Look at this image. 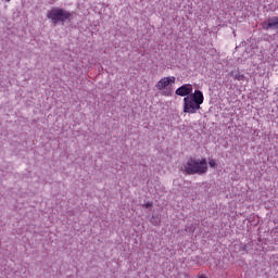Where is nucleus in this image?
I'll list each match as a JSON object with an SVG mask.
<instances>
[{
  "label": "nucleus",
  "instance_id": "obj_1",
  "mask_svg": "<svg viewBox=\"0 0 278 278\" xmlns=\"http://www.w3.org/2000/svg\"><path fill=\"white\" fill-rule=\"evenodd\" d=\"M203 101H205V97L203 96V91L195 90L190 96L184 98V113L185 114H197L199 110H201V105H203Z\"/></svg>",
  "mask_w": 278,
  "mask_h": 278
},
{
  "label": "nucleus",
  "instance_id": "obj_2",
  "mask_svg": "<svg viewBox=\"0 0 278 278\" xmlns=\"http://www.w3.org/2000/svg\"><path fill=\"white\" fill-rule=\"evenodd\" d=\"M187 175H205L207 173V159H189L185 164Z\"/></svg>",
  "mask_w": 278,
  "mask_h": 278
},
{
  "label": "nucleus",
  "instance_id": "obj_3",
  "mask_svg": "<svg viewBox=\"0 0 278 278\" xmlns=\"http://www.w3.org/2000/svg\"><path fill=\"white\" fill-rule=\"evenodd\" d=\"M47 18L54 25H58V23H66V21H71L73 18V13L62 8H52L47 12Z\"/></svg>",
  "mask_w": 278,
  "mask_h": 278
},
{
  "label": "nucleus",
  "instance_id": "obj_4",
  "mask_svg": "<svg viewBox=\"0 0 278 278\" xmlns=\"http://www.w3.org/2000/svg\"><path fill=\"white\" fill-rule=\"evenodd\" d=\"M175 81H177L175 76L163 77L155 84V88L156 90L162 91L163 97H170V90H168V87L173 86Z\"/></svg>",
  "mask_w": 278,
  "mask_h": 278
},
{
  "label": "nucleus",
  "instance_id": "obj_5",
  "mask_svg": "<svg viewBox=\"0 0 278 278\" xmlns=\"http://www.w3.org/2000/svg\"><path fill=\"white\" fill-rule=\"evenodd\" d=\"M193 90L194 88L192 87L191 84H185L176 89L175 94H177V97L186 98V97H190V94H194L192 93Z\"/></svg>",
  "mask_w": 278,
  "mask_h": 278
},
{
  "label": "nucleus",
  "instance_id": "obj_6",
  "mask_svg": "<svg viewBox=\"0 0 278 278\" xmlns=\"http://www.w3.org/2000/svg\"><path fill=\"white\" fill-rule=\"evenodd\" d=\"M271 29H278V16L269 17Z\"/></svg>",
  "mask_w": 278,
  "mask_h": 278
},
{
  "label": "nucleus",
  "instance_id": "obj_7",
  "mask_svg": "<svg viewBox=\"0 0 278 278\" xmlns=\"http://www.w3.org/2000/svg\"><path fill=\"white\" fill-rule=\"evenodd\" d=\"M233 79H237V81H244V79H247V76L238 72L236 75H233Z\"/></svg>",
  "mask_w": 278,
  "mask_h": 278
},
{
  "label": "nucleus",
  "instance_id": "obj_8",
  "mask_svg": "<svg viewBox=\"0 0 278 278\" xmlns=\"http://www.w3.org/2000/svg\"><path fill=\"white\" fill-rule=\"evenodd\" d=\"M261 25L262 29H264L265 31H268V29H273L270 26V20H267V22H263Z\"/></svg>",
  "mask_w": 278,
  "mask_h": 278
},
{
  "label": "nucleus",
  "instance_id": "obj_9",
  "mask_svg": "<svg viewBox=\"0 0 278 278\" xmlns=\"http://www.w3.org/2000/svg\"><path fill=\"white\" fill-rule=\"evenodd\" d=\"M208 165H210L211 168H216V166H218V163H216V160L211 159L208 161Z\"/></svg>",
  "mask_w": 278,
  "mask_h": 278
},
{
  "label": "nucleus",
  "instance_id": "obj_10",
  "mask_svg": "<svg viewBox=\"0 0 278 278\" xmlns=\"http://www.w3.org/2000/svg\"><path fill=\"white\" fill-rule=\"evenodd\" d=\"M152 205H153V202H147V203L144 204V207L149 208V207H151Z\"/></svg>",
  "mask_w": 278,
  "mask_h": 278
},
{
  "label": "nucleus",
  "instance_id": "obj_11",
  "mask_svg": "<svg viewBox=\"0 0 278 278\" xmlns=\"http://www.w3.org/2000/svg\"><path fill=\"white\" fill-rule=\"evenodd\" d=\"M230 75L233 76V72H230Z\"/></svg>",
  "mask_w": 278,
  "mask_h": 278
}]
</instances>
